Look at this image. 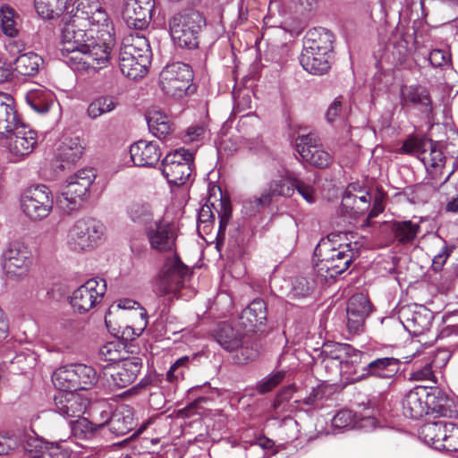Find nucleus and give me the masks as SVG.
Wrapping results in <instances>:
<instances>
[{
    "instance_id": "nucleus-1",
    "label": "nucleus",
    "mask_w": 458,
    "mask_h": 458,
    "mask_svg": "<svg viewBox=\"0 0 458 458\" xmlns=\"http://www.w3.org/2000/svg\"><path fill=\"white\" fill-rule=\"evenodd\" d=\"M60 52L74 71H98L109 64L115 45L112 20L99 0H77L62 29Z\"/></svg>"
},
{
    "instance_id": "nucleus-2",
    "label": "nucleus",
    "mask_w": 458,
    "mask_h": 458,
    "mask_svg": "<svg viewBox=\"0 0 458 458\" xmlns=\"http://www.w3.org/2000/svg\"><path fill=\"white\" fill-rule=\"evenodd\" d=\"M119 68L131 80L145 76L151 62V50L148 39L140 32L123 38L119 52Z\"/></svg>"
},
{
    "instance_id": "nucleus-3",
    "label": "nucleus",
    "mask_w": 458,
    "mask_h": 458,
    "mask_svg": "<svg viewBox=\"0 0 458 458\" xmlns=\"http://www.w3.org/2000/svg\"><path fill=\"white\" fill-rule=\"evenodd\" d=\"M93 168H84L68 177L56 197L57 207L65 214L79 210L87 201L96 179Z\"/></svg>"
},
{
    "instance_id": "nucleus-4",
    "label": "nucleus",
    "mask_w": 458,
    "mask_h": 458,
    "mask_svg": "<svg viewBox=\"0 0 458 458\" xmlns=\"http://www.w3.org/2000/svg\"><path fill=\"white\" fill-rule=\"evenodd\" d=\"M205 26V17L195 10L176 13L169 20L171 38L181 48H197L199 34Z\"/></svg>"
},
{
    "instance_id": "nucleus-5",
    "label": "nucleus",
    "mask_w": 458,
    "mask_h": 458,
    "mask_svg": "<svg viewBox=\"0 0 458 458\" xmlns=\"http://www.w3.org/2000/svg\"><path fill=\"white\" fill-rule=\"evenodd\" d=\"M105 235V226L94 218L77 220L68 230L66 245L74 252H85L98 246Z\"/></svg>"
},
{
    "instance_id": "nucleus-6",
    "label": "nucleus",
    "mask_w": 458,
    "mask_h": 458,
    "mask_svg": "<svg viewBox=\"0 0 458 458\" xmlns=\"http://www.w3.org/2000/svg\"><path fill=\"white\" fill-rule=\"evenodd\" d=\"M98 380L96 369L81 363L60 367L52 375L53 384L59 390H89Z\"/></svg>"
},
{
    "instance_id": "nucleus-7",
    "label": "nucleus",
    "mask_w": 458,
    "mask_h": 458,
    "mask_svg": "<svg viewBox=\"0 0 458 458\" xmlns=\"http://www.w3.org/2000/svg\"><path fill=\"white\" fill-rule=\"evenodd\" d=\"M295 175L293 172L285 170L268 182L267 188L260 196L245 199L242 207L246 214L250 215L259 212L260 209L269 206L274 197H291L294 192V189L290 176Z\"/></svg>"
},
{
    "instance_id": "nucleus-8",
    "label": "nucleus",
    "mask_w": 458,
    "mask_h": 458,
    "mask_svg": "<svg viewBox=\"0 0 458 458\" xmlns=\"http://www.w3.org/2000/svg\"><path fill=\"white\" fill-rule=\"evenodd\" d=\"M188 274L189 268L174 255L167 259L160 269L154 281L153 291L158 296L175 295Z\"/></svg>"
},
{
    "instance_id": "nucleus-9",
    "label": "nucleus",
    "mask_w": 458,
    "mask_h": 458,
    "mask_svg": "<svg viewBox=\"0 0 458 458\" xmlns=\"http://www.w3.org/2000/svg\"><path fill=\"white\" fill-rule=\"evenodd\" d=\"M192 80L191 68L181 62L167 64L159 75L162 90L173 98L183 97L190 89Z\"/></svg>"
},
{
    "instance_id": "nucleus-10",
    "label": "nucleus",
    "mask_w": 458,
    "mask_h": 458,
    "mask_svg": "<svg viewBox=\"0 0 458 458\" xmlns=\"http://www.w3.org/2000/svg\"><path fill=\"white\" fill-rule=\"evenodd\" d=\"M53 204L52 192L43 184L27 189L21 199L22 212L35 221L46 218L50 214Z\"/></svg>"
},
{
    "instance_id": "nucleus-11",
    "label": "nucleus",
    "mask_w": 458,
    "mask_h": 458,
    "mask_svg": "<svg viewBox=\"0 0 458 458\" xmlns=\"http://www.w3.org/2000/svg\"><path fill=\"white\" fill-rule=\"evenodd\" d=\"M192 163V153L188 149L179 148L165 157L161 172L170 184L180 186L189 179Z\"/></svg>"
},
{
    "instance_id": "nucleus-12",
    "label": "nucleus",
    "mask_w": 458,
    "mask_h": 458,
    "mask_svg": "<svg viewBox=\"0 0 458 458\" xmlns=\"http://www.w3.org/2000/svg\"><path fill=\"white\" fill-rule=\"evenodd\" d=\"M1 261L7 274L24 276L33 264L32 251L23 242L13 241L4 249Z\"/></svg>"
},
{
    "instance_id": "nucleus-13",
    "label": "nucleus",
    "mask_w": 458,
    "mask_h": 458,
    "mask_svg": "<svg viewBox=\"0 0 458 458\" xmlns=\"http://www.w3.org/2000/svg\"><path fill=\"white\" fill-rule=\"evenodd\" d=\"M330 46L322 45L321 38L307 37L304 40L303 50L300 56V63L304 70L315 75H320L328 71Z\"/></svg>"
},
{
    "instance_id": "nucleus-14",
    "label": "nucleus",
    "mask_w": 458,
    "mask_h": 458,
    "mask_svg": "<svg viewBox=\"0 0 458 458\" xmlns=\"http://www.w3.org/2000/svg\"><path fill=\"white\" fill-rule=\"evenodd\" d=\"M150 248L158 252H174L178 228L173 222L160 218L145 227Z\"/></svg>"
},
{
    "instance_id": "nucleus-15",
    "label": "nucleus",
    "mask_w": 458,
    "mask_h": 458,
    "mask_svg": "<svg viewBox=\"0 0 458 458\" xmlns=\"http://www.w3.org/2000/svg\"><path fill=\"white\" fill-rule=\"evenodd\" d=\"M399 320L388 319V322L400 327L403 326L409 333L420 335L429 329L432 314L421 305L403 306L399 310Z\"/></svg>"
},
{
    "instance_id": "nucleus-16",
    "label": "nucleus",
    "mask_w": 458,
    "mask_h": 458,
    "mask_svg": "<svg viewBox=\"0 0 458 458\" xmlns=\"http://www.w3.org/2000/svg\"><path fill=\"white\" fill-rule=\"evenodd\" d=\"M106 291V284L104 279H89L72 293L71 304L79 312H87L102 301Z\"/></svg>"
},
{
    "instance_id": "nucleus-17",
    "label": "nucleus",
    "mask_w": 458,
    "mask_h": 458,
    "mask_svg": "<svg viewBox=\"0 0 458 458\" xmlns=\"http://www.w3.org/2000/svg\"><path fill=\"white\" fill-rule=\"evenodd\" d=\"M296 151L305 162L319 168L327 167L332 161L329 153L320 148V140L313 131L297 137Z\"/></svg>"
},
{
    "instance_id": "nucleus-18",
    "label": "nucleus",
    "mask_w": 458,
    "mask_h": 458,
    "mask_svg": "<svg viewBox=\"0 0 458 458\" xmlns=\"http://www.w3.org/2000/svg\"><path fill=\"white\" fill-rule=\"evenodd\" d=\"M90 397L72 390H61L54 398L55 411L65 419L82 415L89 406Z\"/></svg>"
},
{
    "instance_id": "nucleus-19",
    "label": "nucleus",
    "mask_w": 458,
    "mask_h": 458,
    "mask_svg": "<svg viewBox=\"0 0 458 458\" xmlns=\"http://www.w3.org/2000/svg\"><path fill=\"white\" fill-rule=\"evenodd\" d=\"M37 145V133L21 122L9 136L6 147L13 161L30 154Z\"/></svg>"
},
{
    "instance_id": "nucleus-20",
    "label": "nucleus",
    "mask_w": 458,
    "mask_h": 458,
    "mask_svg": "<svg viewBox=\"0 0 458 458\" xmlns=\"http://www.w3.org/2000/svg\"><path fill=\"white\" fill-rule=\"evenodd\" d=\"M155 0H125L123 16L127 26L135 30L145 29L152 18Z\"/></svg>"
},
{
    "instance_id": "nucleus-21",
    "label": "nucleus",
    "mask_w": 458,
    "mask_h": 458,
    "mask_svg": "<svg viewBox=\"0 0 458 458\" xmlns=\"http://www.w3.org/2000/svg\"><path fill=\"white\" fill-rule=\"evenodd\" d=\"M141 362L138 358H125L120 363L107 369L105 376H110L109 386L113 388H124L134 382L141 369Z\"/></svg>"
},
{
    "instance_id": "nucleus-22",
    "label": "nucleus",
    "mask_w": 458,
    "mask_h": 458,
    "mask_svg": "<svg viewBox=\"0 0 458 458\" xmlns=\"http://www.w3.org/2000/svg\"><path fill=\"white\" fill-rule=\"evenodd\" d=\"M430 397L427 386H418L410 390L404 396L402 405L405 417L419 420L428 413V401Z\"/></svg>"
},
{
    "instance_id": "nucleus-23",
    "label": "nucleus",
    "mask_w": 458,
    "mask_h": 458,
    "mask_svg": "<svg viewBox=\"0 0 458 458\" xmlns=\"http://www.w3.org/2000/svg\"><path fill=\"white\" fill-rule=\"evenodd\" d=\"M346 311L348 329L351 333L357 334L371 312V304L364 294L357 293L349 300Z\"/></svg>"
},
{
    "instance_id": "nucleus-24",
    "label": "nucleus",
    "mask_w": 458,
    "mask_h": 458,
    "mask_svg": "<svg viewBox=\"0 0 458 458\" xmlns=\"http://www.w3.org/2000/svg\"><path fill=\"white\" fill-rule=\"evenodd\" d=\"M131 158L138 166H153L161 157V150L157 142L139 140L130 148Z\"/></svg>"
},
{
    "instance_id": "nucleus-25",
    "label": "nucleus",
    "mask_w": 458,
    "mask_h": 458,
    "mask_svg": "<svg viewBox=\"0 0 458 458\" xmlns=\"http://www.w3.org/2000/svg\"><path fill=\"white\" fill-rule=\"evenodd\" d=\"M329 254L330 239H322L314 250V269L318 276L326 281L342 274L336 271L335 263L329 259Z\"/></svg>"
},
{
    "instance_id": "nucleus-26",
    "label": "nucleus",
    "mask_w": 458,
    "mask_h": 458,
    "mask_svg": "<svg viewBox=\"0 0 458 458\" xmlns=\"http://www.w3.org/2000/svg\"><path fill=\"white\" fill-rule=\"evenodd\" d=\"M329 254L330 239H322L314 250V269L318 276L326 281L342 274L336 271L335 263L329 259Z\"/></svg>"
},
{
    "instance_id": "nucleus-27",
    "label": "nucleus",
    "mask_w": 458,
    "mask_h": 458,
    "mask_svg": "<svg viewBox=\"0 0 458 458\" xmlns=\"http://www.w3.org/2000/svg\"><path fill=\"white\" fill-rule=\"evenodd\" d=\"M83 150L80 137L64 135L55 149V157L66 163H75L81 157Z\"/></svg>"
},
{
    "instance_id": "nucleus-28",
    "label": "nucleus",
    "mask_w": 458,
    "mask_h": 458,
    "mask_svg": "<svg viewBox=\"0 0 458 458\" xmlns=\"http://www.w3.org/2000/svg\"><path fill=\"white\" fill-rule=\"evenodd\" d=\"M399 370V360L394 358H379L372 360L362 369V377H374L392 378Z\"/></svg>"
},
{
    "instance_id": "nucleus-29",
    "label": "nucleus",
    "mask_w": 458,
    "mask_h": 458,
    "mask_svg": "<svg viewBox=\"0 0 458 458\" xmlns=\"http://www.w3.org/2000/svg\"><path fill=\"white\" fill-rule=\"evenodd\" d=\"M267 320V306L263 300H253L240 317L241 325L246 329H252L259 325H263Z\"/></svg>"
},
{
    "instance_id": "nucleus-30",
    "label": "nucleus",
    "mask_w": 458,
    "mask_h": 458,
    "mask_svg": "<svg viewBox=\"0 0 458 458\" xmlns=\"http://www.w3.org/2000/svg\"><path fill=\"white\" fill-rule=\"evenodd\" d=\"M321 354L327 359L338 360L341 364L355 362L360 352L347 344L328 342L323 344Z\"/></svg>"
},
{
    "instance_id": "nucleus-31",
    "label": "nucleus",
    "mask_w": 458,
    "mask_h": 458,
    "mask_svg": "<svg viewBox=\"0 0 458 458\" xmlns=\"http://www.w3.org/2000/svg\"><path fill=\"white\" fill-rule=\"evenodd\" d=\"M318 5V0H270L269 12L274 13L276 11L279 15L286 13H305L314 10Z\"/></svg>"
},
{
    "instance_id": "nucleus-32",
    "label": "nucleus",
    "mask_w": 458,
    "mask_h": 458,
    "mask_svg": "<svg viewBox=\"0 0 458 458\" xmlns=\"http://www.w3.org/2000/svg\"><path fill=\"white\" fill-rule=\"evenodd\" d=\"M449 423L444 420L427 422L420 427V436L426 444L440 450L438 444L442 445Z\"/></svg>"
},
{
    "instance_id": "nucleus-33",
    "label": "nucleus",
    "mask_w": 458,
    "mask_h": 458,
    "mask_svg": "<svg viewBox=\"0 0 458 458\" xmlns=\"http://www.w3.org/2000/svg\"><path fill=\"white\" fill-rule=\"evenodd\" d=\"M109 429L117 436L129 433L135 426L133 413L130 407L117 409L108 421Z\"/></svg>"
},
{
    "instance_id": "nucleus-34",
    "label": "nucleus",
    "mask_w": 458,
    "mask_h": 458,
    "mask_svg": "<svg viewBox=\"0 0 458 458\" xmlns=\"http://www.w3.org/2000/svg\"><path fill=\"white\" fill-rule=\"evenodd\" d=\"M26 102L36 113H47L55 106L54 95L43 88L30 89L26 95Z\"/></svg>"
},
{
    "instance_id": "nucleus-35",
    "label": "nucleus",
    "mask_w": 458,
    "mask_h": 458,
    "mask_svg": "<svg viewBox=\"0 0 458 458\" xmlns=\"http://www.w3.org/2000/svg\"><path fill=\"white\" fill-rule=\"evenodd\" d=\"M329 259L335 263L336 271L344 273L350 267L355 257V252L352 249V243L339 244L335 247L330 240Z\"/></svg>"
},
{
    "instance_id": "nucleus-36",
    "label": "nucleus",
    "mask_w": 458,
    "mask_h": 458,
    "mask_svg": "<svg viewBox=\"0 0 458 458\" xmlns=\"http://www.w3.org/2000/svg\"><path fill=\"white\" fill-rule=\"evenodd\" d=\"M371 199V195L368 191L357 196L348 190L343 197L342 206L344 208H350L351 216H360L369 210Z\"/></svg>"
},
{
    "instance_id": "nucleus-37",
    "label": "nucleus",
    "mask_w": 458,
    "mask_h": 458,
    "mask_svg": "<svg viewBox=\"0 0 458 458\" xmlns=\"http://www.w3.org/2000/svg\"><path fill=\"white\" fill-rule=\"evenodd\" d=\"M69 0H34L38 14L43 19L59 17L68 7Z\"/></svg>"
},
{
    "instance_id": "nucleus-38",
    "label": "nucleus",
    "mask_w": 458,
    "mask_h": 458,
    "mask_svg": "<svg viewBox=\"0 0 458 458\" xmlns=\"http://www.w3.org/2000/svg\"><path fill=\"white\" fill-rule=\"evenodd\" d=\"M401 98L404 104L411 103L415 106L429 107L431 100L428 90L421 86H403Z\"/></svg>"
},
{
    "instance_id": "nucleus-39",
    "label": "nucleus",
    "mask_w": 458,
    "mask_h": 458,
    "mask_svg": "<svg viewBox=\"0 0 458 458\" xmlns=\"http://www.w3.org/2000/svg\"><path fill=\"white\" fill-rule=\"evenodd\" d=\"M216 340L225 350L233 352L241 346L242 335L230 325H223L218 330Z\"/></svg>"
},
{
    "instance_id": "nucleus-40",
    "label": "nucleus",
    "mask_w": 458,
    "mask_h": 458,
    "mask_svg": "<svg viewBox=\"0 0 458 458\" xmlns=\"http://www.w3.org/2000/svg\"><path fill=\"white\" fill-rule=\"evenodd\" d=\"M43 64V59L33 52H29L19 55L15 60V70L24 76L35 75L39 66Z\"/></svg>"
},
{
    "instance_id": "nucleus-41",
    "label": "nucleus",
    "mask_w": 458,
    "mask_h": 458,
    "mask_svg": "<svg viewBox=\"0 0 458 458\" xmlns=\"http://www.w3.org/2000/svg\"><path fill=\"white\" fill-rule=\"evenodd\" d=\"M149 132L160 139H166L174 131V125L169 116H146Z\"/></svg>"
},
{
    "instance_id": "nucleus-42",
    "label": "nucleus",
    "mask_w": 458,
    "mask_h": 458,
    "mask_svg": "<svg viewBox=\"0 0 458 458\" xmlns=\"http://www.w3.org/2000/svg\"><path fill=\"white\" fill-rule=\"evenodd\" d=\"M293 181V189L309 203H314L317 199V176L313 174L305 179H300L296 175L290 176Z\"/></svg>"
},
{
    "instance_id": "nucleus-43",
    "label": "nucleus",
    "mask_w": 458,
    "mask_h": 458,
    "mask_svg": "<svg viewBox=\"0 0 458 458\" xmlns=\"http://www.w3.org/2000/svg\"><path fill=\"white\" fill-rule=\"evenodd\" d=\"M127 353L124 344L118 340L106 343L98 351L99 359L109 362H121Z\"/></svg>"
},
{
    "instance_id": "nucleus-44",
    "label": "nucleus",
    "mask_w": 458,
    "mask_h": 458,
    "mask_svg": "<svg viewBox=\"0 0 458 458\" xmlns=\"http://www.w3.org/2000/svg\"><path fill=\"white\" fill-rule=\"evenodd\" d=\"M420 225L411 221L394 222L392 226L396 240L401 243L411 242L420 232Z\"/></svg>"
},
{
    "instance_id": "nucleus-45",
    "label": "nucleus",
    "mask_w": 458,
    "mask_h": 458,
    "mask_svg": "<svg viewBox=\"0 0 458 458\" xmlns=\"http://www.w3.org/2000/svg\"><path fill=\"white\" fill-rule=\"evenodd\" d=\"M128 213L133 222L145 225V227L154 222L151 207L147 203L132 204Z\"/></svg>"
},
{
    "instance_id": "nucleus-46",
    "label": "nucleus",
    "mask_w": 458,
    "mask_h": 458,
    "mask_svg": "<svg viewBox=\"0 0 458 458\" xmlns=\"http://www.w3.org/2000/svg\"><path fill=\"white\" fill-rule=\"evenodd\" d=\"M428 144H431V140L429 139L410 137L403 142L401 152L405 154H416L421 159V157L428 152Z\"/></svg>"
},
{
    "instance_id": "nucleus-47",
    "label": "nucleus",
    "mask_w": 458,
    "mask_h": 458,
    "mask_svg": "<svg viewBox=\"0 0 458 458\" xmlns=\"http://www.w3.org/2000/svg\"><path fill=\"white\" fill-rule=\"evenodd\" d=\"M75 419V420L70 421L72 434L78 438H88L91 437L97 429V426L81 415Z\"/></svg>"
},
{
    "instance_id": "nucleus-48",
    "label": "nucleus",
    "mask_w": 458,
    "mask_h": 458,
    "mask_svg": "<svg viewBox=\"0 0 458 458\" xmlns=\"http://www.w3.org/2000/svg\"><path fill=\"white\" fill-rule=\"evenodd\" d=\"M118 102L114 97H100L93 100L89 107V114H104L115 109Z\"/></svg>"
},
{
    "instance_id": "nucleus-49",
    "label": "nucleus",
    "mask_w": 458,
    "mask_h": 458,
    "mask_svg": "<svg viewBox=\"0 0 458 458\" xmlns=\"http://www.w3.org/2000/svg\"><path fill=\"white\" fill-rule=\"evenodd\" d=\"M13 9L4 6L0 9V26L4 35L14 38L18 34Z\"/></svg>"
},
{
    "instance_id": "nucleus-50",
    "label": "nucleus",
    "mask_w": 458,
    "mask_h": 458,
    "mask_svg": "<svg viewBox=\"0 0 458 458\" xmlns=\"http://www.w3.org/2000/svg\"><path fill=\"white\" fill-rule=\"evenodd\" d=\"M428 154L426 153L421 157V161L426 165H430L434 168L443 166L445 162V156L438 143L431 140V144L428 145Z\"/></svg>"
},
{
    "instance_id": "nucleus-51",
    "label": "nucleus",
    "mask_w": 458,
    "mask_h": 458,
    "mask_svg": "<svg viewBox=\"0 0 458 458\" xmlns=\"http://www.w3.org/2000/svg\"><path fill=\"white\" fill-rule=\"evenodd\" d=\"M60 442H46L40 458H70L71 450Z\"/></svg>"
},
{
    "instance_id": "nucleus-52",
    "label": "nucleus",
    "mask_w": 458,
    "mask_h": 458,
    "mask_svg": "<svg viewBox=\"0 0 458 458\" xmlns=\"http://www.w3.org/2000/svg\"><path fill=\"white\" fill-rule=\"evenodd\" d=\"M207 123L205 121L195 122L188 126L183 134L182 140L186 143L201 140L207 131Z\"/></svg>"
},
{
    "instance_id": "nucleus-53",
    "label": "nucleus",
    "mask_w": 458,
    "mask_h": 458,
    "mask_svg": "<svg viewBox=\"0 0 458 458\" xmlns=\"http://www.w3.org/2000/svg\"><path fill=\"white\" fill-rule=\"evenodd\" d=\"M284 371H276L268 375L257 384V390L259 394H265L271 391L276 386H278L284 378Z\"/></svg>"
},
{
    "instance_id": "nucleus-54",
    "label": "nucleus",
    "mask_w": 458,
    "mask_h": 458,
    "mask_svg": "<svg viewBox=\"0 0 458 458\" xmlns=\"http://www.w3.org/2000/svg\"><path fill=\"white\" fill-rule=\"evenodd\" d=\"M440 450L446 452H458V427L450 422L447 433L444 437L442 445L438 444Z\"/></svg>"
},
{
    "instance_id": "nucleus-55",
    "label": "nucleus",
    "mask_w": 458,
    "mask_h": 458,
    "mask_svg": "<svg viewBox=\"0 0 458 458\" xmlns=\"http://www.w3.org/2000/svg\"><path fill=\"white\" fill-rule=\"evenodd\" d=\"M21 439L14 432H4L0 434V455L7 454L16 449L20 445Z\"/></svg>"
},
{
    "instance_id": "nucleus-56",
    "label": "nucleus",
    "mask_w": 458,
    "mask_h": 458,
    "mask_svg": "<svg viewBox=\"0 0 458 458\" xmlns=\"http://www.w3.org/2000/svg\"><path fill=\"white\" fill-rule=\"evenodd\" d=\"M190 358L183 356L179 358L166 373V378L170 382L182 378L185 369L188 368Z\"/></svg>"
},
{
    "instance_id": "nucleus-57",
    "label": "nucleus",
    "mask_w": 458,
    "mask_h": 458,
    "mask_svg": "<svg viewBox=\"0 0 458 458\" xmlns=\"http://www.w3.org/2000/svg\"><path fill=\"white\" fill-rule=\"evenodd\" d=\"M393 47L392 55L397 64H403L409 53L408 42L400 37L397 40H392L390 46Z\"/></svg>"
},
{
    "instance_id": "nucleus-58",
    "label": "nucleus",
    "mask_w": 458,
    "mask_h": 458,
    "mask_svg": "<svg viewBox=\"0 0 458 458\" xmlns=\"http://www.w3.org/2000/svg\"><path fill=\"white\" fill-rule=\"evenodd\" d=\"M354 423V414L349 410L337 412L332 419V425L336 428H352Z\"/></svg>"
},
{
    "instance_id": "nucleus-59",
    "label": "nucleus",
    "mask_w": 458,
    "mask_h": 458,
    "mask_svg": "<svg viewBox=\"0 0 458 458\" xmlns=\"http://www.w3.org/2000/svg\"><path fill=\"white\" fill-rule=\"evenodd\" d=\"M21 123L18 116H0V138H9Z\"/></svg>"
},
{
    "instance_id": "nucleus-60",
    "label": "nucleus",
    "mask_w": 458,
    "mask_h": 458,
    "mask_svg": "<svg viewBox=\"0 0 458 458\" xmlns=\"http://www.w3.org/2000/svg\"><path fill=\"white\" fill-rule=\"evenodd\" d=\"M251 108V94L250 90H242L234 97L233 111L235 113L244 112Z\"/></svg>"
},
{
    "instance_id": "nucleus-61",
    "label": "nucleus",
    "mask_w": 458,
    "mask_h": 458,
    "mask_svg": "<svg viewBox=\"0 0 458 458\" xmlns=\"http://www.w3.org/2000/svg\"><path fill=\"white\" fill-rule=\"evenodd\" d=\"M352 107L349 106L343 97L335 98L333 102L329 105L326 114H338L341 113H352Z\"/></svg>"
},
{
    "instance_id": "nucleus-62",
    "label": "nucleus",
    "mask_w": 458,
    "mask_h": 458,
    "mask_svg": "<svg viewBox=\"0 0 458 458\" xmlns=\"http://www.w3.org/2000/svg\"><path fill=\"white\" fill-rule=\"evenodd\" d=\"M428 60L433 66L442 67L450 64L451 56L449 53L441 49H434L430 52Z\"/></svg>"
},
{
    "instance_id": "nucleus-63",
    "label": "nucleus",
    "mask_w": 458,
    "mask_h": 458,
    "mask_svg": "<svg viewBox=\"0 0 458 458\" xmlns=\"http://www.w3.org/2000/svg\"><path fill=\"white\" fill-rule=\"evenodd\" d=\"M235 352L234 360L237 363L251 361L258 356V352L255 349L249 346H243L242 344L237 350H235Z\"/></svg>"
},
{
    "instance_id": "nucleus-64",
    "label": "nucleus",
    "mask_w": 458,
    "mask_h": 458,
    "mask_svg": "<svg viewBox=\"0 0 458 458\" xmlns=\"http://www.w3.org/2000/svg\"><path fill=\"white\" fill-rule=\"evenodd\" d=\"M214 221V214L211 210V208L208 205H204L200 208L198 216V228L200 229L203 226V229L206 230L209 227V225Z\"/></svg>"
}]
</instances>
